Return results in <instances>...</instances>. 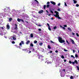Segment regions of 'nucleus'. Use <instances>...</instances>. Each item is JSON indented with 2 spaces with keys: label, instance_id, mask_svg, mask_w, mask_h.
Segmentation results:
<instances>
[{
  "label": "nucleus",
  "instance_id": "f257e3e1",
  "mask_svg": "<svg viewBox=\"0 0 79 79\" xmlns=\"http://www.w3.org/2000/svg\"><path fill=\"white\" fill-rule=\"evenodd\" d=\"M54 13L56 14V15H53L54 16H55V17H56V18H58L59 19H60L61 18L59 16V13L56 11H54Z\"/></svg>",
  "mask_w": 79,
  "mask_h": 79
},
{
  "label": "nucleus",
  "instance_id": "f03ea898",
  "mask_svg": "<svg viewBox=\"0 0 79 79\" xmlns=\"http://www.w3.org/2000/svg\"><path fill=\"white\" fill-rule=\"evenodd\" d=\"M58 41L60 43H64L65 42V41L63 40H62V38L60 37H59Z\"/></svg>",
  "mask_w": 79,
  "mask_h": 79
},
{
  "label": "nucleus",
  "instance_id": "7ed1b4c3",
  "mask_svg": "<svg viewBox=\"0 0 79 79\" xmlns=\"http://www.w3.org/2000/svg\"><path fill=\"white\" fill-rule=\"evenodd\" d=\"M50 2L52 4L54 5H56V3L53 1H51Z\"/></svg>",
  "mask_w": 79,
  "mask_h": 79
},
{
  "label": "nucleus",
  "instance_id": "20e7f679",
  "mask_svg": "<svg viewBox=\"0 0 79 79\" xmlns=\"http://www.w3.org/2000/svg\"><path fill=\"white\" fill-rule=\"evenodd\" d=\"M22 44H23V45H24V41H22L21 42V43H19V45H20V46H21V45H22Z\"/></svg>",
  "mask_w": 79,
  "mask_h": 79
},
{
  "label": "nucleus",
  "instance_id": "39448f33",
  "mask_svg": "<svg viewBox=\"0 0 79 79\" xmlns=\"http://www.w3.org/2000/svg\"><path fill=\"white\" fill-rule=\"evenodd\" d=\"M43 12H44V10H41L38 12V13H39V14H41V13H42Z\"/></svg>",
  "mask_w": 79,
  "mask_h": 79
},
{
  "label": "nucleus",
  "instance_id": "423d86ee",
  "mask_svg": "<svg viewBox=\"0 0 79 79\" xmlns=\"http://www.w3.org/2000/svg\"><path fill=\"white\" fill-rule=\"evenodd\" d=\"M70 40H71V42H72V43L73 44H75L73 40L71 39H70Z\"/></svg>",
  "mask_w": 79,
  "mask_h": 79
},
{
  "label": "nucleus",
  "instance_id": "0eeeda50",
  "mask_svg": "<svg viewBox=\"0 0 79 79\" xmlns=\"http://www.w3.org/2000/svg\"><path fill=\"white\" fill-rule=\"evenodd\" d=\"M6 28L8 29H10V26H9V25H6Z\"/></svg>",
  "mask_w": 79,
  "mask_h": 79
},
{
  "label": "nucleus",
  "instance_id": "6e6552de",
  "mask_svg": "<svg viewBox=\"0 0 79 79\" xmlns=\"http://www.w3.org/2000/svg\"><path fill=\"white\" fill-rule=\"evenodd\" d=\"M29 43H30V41L28 40L27 41L26 44L27 45H28V44H29Z\"/></svg>",
  "mask_w": 79,
  "mask_h": 79
},
{
  "label": "nucleus",
  "instance_id": "1a4fd4ad",
  "mask_svg": "<svg viewBox=\"0 0 79 79\" xmlns=\"http://www.w3.org/2000/svg\"><path fill=\"white\" fill-rule=\"evenodd\" d=\"M73 3L75 4L77 3V1H76V0H73Z\"/></svg>",
  "mask_w": 79,
  "mask_h": 79
},
{
  "label": "nucleus",
  "instance_id": "9d476101",
  "mask_svg": "<svg viewBox=\"0 0 79 79\" xmlns=\"http://www.w3.org/2000/svg\"><path fill=\"white\" fill-rule=\"evenodd\" d=\"M30 37L31 38H32V37H34V35H33V34L32 33H31L30 35Z\"/></svg>",
  "mask_w": 79,
  "mask_h": 79
},
{
  "label": "nucleus",
  "instance_id": "9b49d317",
  "mask_svg": "<svg viewBox=\"0 0 79 79\" xmlns=\"http://www.w3.org/2000/svg\"><path fill=\"white\" fill-rule=\"evenodd\" d=\"M15 27L14 28V29H15L16 30H17V24H15Z\"/></svg>",
  "mask_w": 79,
  "mask_h": 79
},
{
  "label": "nucleus",
  "instance_id": "f8f14e48",
  "mask_svg": "<svg viewBox=\"0 0 79 79\" xmlns=\"http://www.w3.org/2000/svg\"><path fill=\"white\" fill-rule=\"evenodd\" d=\"M23 51H25V52H26V51H28V50H27V48L23 49Z\"/></svg>",
  "mask_w": 79,
  "mask_h": 79
},
{
  "label": "nucleus",
  "instance_id": "ddd939ff",
  "mask_svg": "<svg viewBox=\"0 0 79 79\" xmlns=\"http://www.w3.org/2000/svg\"><path fill=\"white\" fill-rule=\"evenodd\" d=\"M68 29L69 31H72V30H71V29L70 28H68Z\"/></svg>",
  "mask_w": 79,
  "mask_h": 79
},
{
  "label": "nucleus",
  "instance_id": "4468645a",
  "mask_svg": "<svg viewBox=\"0 0 79 79\" xmlns=\"http://www.w3.org/2000/svg\"><path fill=\"white\" fill-rule=\"evenodd\" d=\"M49 6H50V5L48 4L46 6V8H49Z\"/></svg>",
  "mask_w": 79,
  "mask_h": 79
},
{
  "label": "nucleus",
  "instance_id": "2eb2a0df",
  "mask_svg": "<svg viewBox=\"0 0 79 79\" xmlns=\"http://www.w3.org/2000/svg\"><path fill=\"white\" fill-rule=\"evenodd\" d=\"M48 48H49V49H51V47H50V45H48Z\"/></svg>",
  "mask_w": 79,
  "mask_h": 79
},
{
  "label": "nucleus",
  "instance_id": "dca6fc26",
  "mask_svg": "<svg viewBox=\"0 0 79 79\" xmlns=\"http://www.w3.org/2000/svg\"><path fill=\"white\" fill-rule=\"evenodd\" d=\"M12 39L14 40H16V38H15V36L13 37V38H12Z\"/></svg>",
  "mask_w": 79,
  "mask_h": 79
},
{
  "label": "nucleus",
  "instance_id": "f3484780",
  "mask_svg": "<svg viewBox=\"0 0 79 79\" xmlns=\"http://www.w3.org/2000/svg\"><path fill=\"white\" fill-rule=\"evenodd\" d=\"M17 21L18 22H20L21 21V19H18Z\"/></svg>",
  "mask_w": 79,
  "mask_h": 79
},
{
  "label": "nucleus",
  "instance_id": "a211bd4d",
  "mask_svg": "<svg viewBox=\"0 0 79 79\" xmlns=\"http://www.w3.org/2000/svg\"><path fill=\"white\" fill-rule=\"evenodd\" d=\"M34 1H35V2H36L37 3V4H39V2H38V1H37V0H34Z\"/></svg>",
  "mask_w": 79,
  "mask_h": 79
},
{
  "label": "nucleus",
  "instance_id": "6ab92c4d",
  "mask_svg": "<svg viewBox=\"0 0 79 79\" xmlns=\"http://www.w3.org/2000/svg\"><path fill=\"white\" fill-rule=\"evenodd\" d=\"M39 45L40 46H41L42 45H43V44L42 43H39Z\"/></svg>",
  "mask_w": 79,
  "mask_h": 79
},
{
  "label": "nucleus",
  "instance_id": "aec40b11",
  "mask_svg": "<svg viewBox=\"0 0 79 79\" xmlns=\"http://www.w3.org/2000/svg\"><path fill=\"white\" fill-rule=\"evenodd\" d=\"M75 63H76V64H78V63H77V60H75L74 61Z\"/></svg>",
  "mask_w": 79,
  "mask_h": 79
},
{
  "label": "nucleus",
  "instance_id": "412c9836",
  "mask_svg": "<svg viewBox=\"0 0 79 79\" xmlns=\"http://www.w3.org/2000/svg\"><path fill=\"white\" fill-rule=\"evenodd\" d=\"M9 20L10 21H12V18H10L9 19Z\"/></svg>",
  "mask_w": 79,
  "mask_h": 79
},
{
  "label": "nucleus",
  "instance_id": "4be33fe9",
  "mask_svg": "<svg viewBox=\"0 0 79 79\" xmlns=\"http://www.w3.org/2000/svg\"><path fill=\"white\" fill-rule=\"evenodd\" d=\"M34 44H37V41L35 40L34 41Z\"/></svg>",
  "mask_w": 79,
  "mask_h": 79
},
{
  "label": "nucleus",
  "instance_id": "5701e85b",
  "mask_svg": "<svg viewBox=\"0 0 79 79\" xmlns=\"http://www.w3.org/2000/svg\"><path fill=\"white\" fill-rule=\"evenodd\" d=\"M75 56L76 58H78V55L77 54H75Z\"/></svg>",
  "mask_w": 79,
  "mask_h": 79
},
{
  "label": "nucleus",
  "instance_id": "b1692460",
  "mask_svg": "<svg viewBox=\"0 0 79 79\" xmlns=\"http://www.w3.org/2000/svg\"><path fill=\"white\" fill-rule=\"evenodd\" d=\"M30 46H31V47H33L34 46V45L33 44L31 43L30 44Z\"/></svg>",
  "mask_w": 79,
  "mask_h": 79
},
{
  "label": "nucleus",
  "instance_id": "393cba45",
  "mask_svg": "<svg viewBox=\"0 0 79 79\" xmlns=\"http://www.w3.org/2000/svg\"><path fill=\"white\" fill-rule=\"evenodd\" d=\"M46 8V5H44V8L45 10Z\"/></svg>",
  "mask_w": 79,
  "mask_h": 79
},
{
  "label": "nucleus",
  "instance_id": "a878e982",
  "mask_svg": "<svg viewBox=\"0 0 79 79\" xmlns=\"http://www.w3.org/2000/svg\"><path fill=\"white\" fill-rule=\"evenodd\" d=\"M61 58H62V59H64V56H61Z\"/></svg>",
  "mask_w": 79,
  "mask_h": 79
},
{
  "label": "nucleus",
  "instance_id": "bb28decb",
  "mask_svg": "<svg viewBox=\"0 0 79 79\" xmlns=\"http://www.w3.org/2000/svg\"><path fill=\"white\" fill-rule=\"evenodd\" d=\"M20 21H22V22H23V23H24V20L23 19H21Z\"/></svg>",
  "mask_w": 79,
  "mask_h": 79
},
{
  "label": "nucleus",
  "instance_id": "cd10ccee",
  "mask_svg": "<svg viewBox=\"0 0 79 79\" xmlns=\"http://www.w3.org/2000/svg\"><path fill=\"white\" fill-rule=\"evenodd\" d=\"M64 5L65 6H67V4H66V2H64Z\"/></svg>",
  "mask_w": 79,
  "mask_h": 79
},
{
  "label": "nucleus",
  "instance_id": "c85d7f7f",
  "mask_svg": "<svg viewBox=\"0 0 79 79\" xmlns=\"http://www.w3.org/2000/svg\"><path fill=\"white\" fill-rule=\"evenodd\" d=\"M77 69L79 71V67L78 66H77Z\"/></svg>",
  "mask_w": 79,
  "mask_h": 79
},
{
  "label": "nucleus",
  "instance_id": "c756f323",
  "mask_svg": "<svg viewBox=\"0 0 79 79\" xmlns=\"http://www.w3.org/2000/svg\"><path fill=\"white\" fill-rule=\"evenodd\" d=\"M70 78L71 79H73V76H71L70 77Z\"/></svg>",
  "mask_w": 79,
  "mask_h": 79
},
{
  "label": "nucleus",
  "instance_id": "7c9ffc66",
  "mask_svg": "<svg viewBox=\"0 0 79 79\" xmlns=\"http://www.w3.org/2000/svg\"><path fill=\"white\" fill-rule=\"evenodd\" d=\"M76 35L77 37H79V34H78V33H76Z\"/></svg>",
  "mask_w": 79,
  "mask_h": 79
},
{
  "label": "nucleus",
  "instance_id": "2f4dec72",
  "mask_svg": "<svg viewBox=\"0 0 79 79\" xmlns=\"http://www.w3.org/2000/svg\"><path fill=\"white\" fill-rule=\"evenodd\" d=\"M71 57L73 58L74 59L75 58V57H74L73 55H71Z\"/></svg>",
  "mask_w": 79,
  "mask_h": 79
},
{
  "label": "nucleus",
  "instance_id": "473e14b6",
  "mask_svg": "<svg viewBox=\"0 0 79 79\" xmlns=\"http://www.w3.org/2000/svg\"><path fill=\"white\" fill-rule=\"evenodd\" d=\"M50 42H51V43H52L53 44H55V42H53V41L51 40H50Z\"/></svg>",
  "mask_w": 79,
  "mask_h": 79
},
{
  "label": "nucleus",
  "instance_id": "72a5a7b5",
  "mask_svg": "<svg viewBox=\"0 0 79 79\" xmlns=\"http://www.w3.org/2000/svg\"><path fill=\"white\" fill-rule=\"evenodd\" d=\"M50 12L51 13H52V14H53V11H52V10H51Z\"/></svg>",
  "mask_w": 79,
  "mask_h": 79
},
{
  "label": "nucleus",
  "instance_id": "f704fd0d",
  "mask_svg": "<svg viewBox=\"0 0 79 79\" xmlns=\"http://www.w3.org/2000/svg\"><path fill=\"white\" fill-rule=\"evenodd\" d=\"M54 29H56V26H55L53 28Z\"/></svg>",
  "mask_w": 79,
  "mask_h": 79
},
{
  "label": "nucleus",
  "instance_id": "c9c22d12",
  "mask_svg": "<svg viewBox=\"0 0 79 79\" xmlns=\"http://www.w3.org/2000/svg\"><path fill=\"white\" fill-rule=\"evenodd\" d=\"M64 52H68V50H66V49H64Z\"/></svg>",
  "mask_w": 79,
  "mask_h": 79
},
{
  "label": "nucleus",
  "instance_id": "e433bc0d",
  "mask_svg": "<svg viewBox=\"0 0 79 79\" xmlns=\"http://www.w3.org/2000/svg\"><path fill=\"white\" fill-rule=\"evenodd\" d=\"M66 41L67 43L69 45V42H68V40H66Z\"/></svg>",
  "mask_w": 79,
  "mask_h": 79
},
{
  "label": "nucleus",
  "instance_id": "4c0bfd02",
  "mask_svg": "<svg viewBox=\"0 0 79 79\" xmlns=\"http://www.w3.org/2000/svg\"><path fill=\"white\" fill-rule=\"evenodd\" d=\"M48 29L49 30V31H51V28H50V27H48Z\"/></svg>",
  "mask_w": 79,
  "mask_h": 79
},
{
  "label": "nucleus",
  "instance_id": "58836bf2",
  "mask_svg": "<svg viewBox=\"0 0 79 79\" xmlns=\"http://www.w3.org/2000/svg\"><path fill=\"white\" fill-rule=\"evenodd\" d=\"M69 63L70 64H71V63H72V62L70 60L69 61Z\"/></svg>",
  "mask_w": 79,
  "mask_h": 79
},
{
  "label": "nucleus",
  "instance_id": "ea45409f",
  "mask_svg": "<svg viewBox=\"0 0 79 79\" xmlns=\"http://www.w3.org/2000/svg\"><path fill=\"white\" fill-rule=\"evenodd\" d=\"M72 63L73 64H75V62H72Z\"/></svg>",
  "mask_w": 79,
  "mask_h": 79
},
{
  "label": "nucleus",
  "instance_id": "a19ab883",
  "mask_svg": "<svg viewBox=\"0 0 79 79\" xmlns=\"http://www.w3.org/2000/svg\"><path fill=\"white\" fill-rule=\"evenodd\" d=\"M64 27H67V25H64Z\"/></svg>",
  "mask_w": 79,
  "mask_h": 79
},
{
  "label": "nucleus",
  "instance_id": "79ce46f5",
  "mask_svg": "<svg viewBox=\"0 0 79 79\" xmlns=\"http://www.w3.org/2000/svg\"><path fill=\"white\" fill-rule=\"evenodd\" d=\"M12 44H15V42L14 41H13L12 42Z\"/></svg>",
  "mask_w": 79,
  "mask_h": 79
},
{
  "label": "nucleus",
  "instance_id": "37998d69",
  "mask_svg": "<svg viewBox=\"0 0 79 79\" xmlns=\"http://www.w3.org/2000/svg\"><path fill=\"white\" fill-rule=\"evenodd\" d=\"M76 6L77 7H78V6H79V4H77L76 5Z\"/></svg>",
  "mask_w": 79,
  "mask_h": 79
},
{
  "label": "nucleus",
  "instance_id": "c03bdc74",
  "mask_svg": "<svg viewBox=\"0 0 79 79\" xmlns=\"http://www.w3.org/2000/svg\"><path fill=\"white\" fill-rule=\"evenodd\" d=\"M47 25H48V27H50V25H49V24L47 23Z\"/></svg>",
  "mask_w": 79,
  "mask_h": 79
},
{
  "label": "nucleus",
  "instance_id": "a18cd8bd",
  "mask_svg": "<svg viewBox=\"0 0 79 79\" xmlns=\"http://www.w3.org/2000/svg\"><path fill=\"white\" fill-rule=\"evenodd\" d=\"M60 3H59L58 4V6H60Z\"/></svg>",
  "mask_w": 79,
  "mask_h": 79
},
{
  "label": "nucleus",
  "instance_id": "49530a36",
  "mask_svg": "<svg viewBox=\"0 0 79 79\" xmlns=\"http://www.w3.org/2000/svg\"><path fill=\"white\" fill-rule=\"evenodd\" d=\"M38 30H39V31H42L40 28Z\"/></svg>",
  "mask_w": 79,
  "mask_h": 79
},
{
  "label": "nucleus",
  "instance_id": "de8ad7c7",
  "mask_svg": "<svg viewBox=\"0 0 79 79\" xmlns=\"http://www.w3.org/2000/svg\"><path fill=\"white\" fill-rule=\"evenodd\" d=\"M72 35H75V33H72Z\"/></svg>",
  "mask_w": 79,
  "mask_h": 79
},
{
  "label": "nucleus",
  "instance_id": "09e8293b",
  "mask_svg": "<svg viewBox=\"0 0 79 79\" xmlns=\"http://www.w3.org/2000/svg\"><path fill=\"white\" fill-rule=\"evenodd\" d=\"M56 53H58V50H56L55 51Z\"/></svg>",
  "mask_w": 79,
  "mask_h": 79
},
{
  "label": "nucleus",
  "instance_id": "8fccbe9b",
  "mask_svg": "<svg viewBox=\"0 0 79 79\" xmlns=\"http://www.w3.org/2000/svg\"><path fill=\"white\" fill-rule=\"evenodd\" d=\"M0 35L2 36L3 35V34H2V33H0Z\"/></svg>",
  "mask_w": 79,
  "mask_h": 79
},
{
  "label": "nucleus",
  "instance_id": "3c124183",
  "mask_svg": "<svg viewBox=\"0 0 79 79\" xmlns=\"http://www.w3.org/2000/svg\"><path fill=\"white\" fill-rule=\"evenodd\" d=\"M62 28L64 30H65V27H63Z\"/></svg>",
  "mask_w": 79,
  "mask_h": 79
},
{
  "label": "nucleus",
  "instance_id": "603ef678",
  "mask_svg": "<svg viewBox=\"0 0 79 79\" xmlns=\"http://www.w3.org/2000/svg\"><path fill=\"white\" fill-rule=\"evenodd\" d=\"M57 10L59 11H60V9H59V8Z\"/></svg>",
  "mask_w": 79,
  "mask_h": 79
},
{
  "label": "nucleus",
  "instance_id": "864d4df0",
  "mask_svg": "<svg viewBox=\"0 0 79 79\" xmlns=\"http://www.w3.org/2000/svg\"><path fill=\"white\" fill-rule=\"evenodd\" d=\"M64 62H66V60H64Z\"/></svg>",
  "mask_w": 79,
  "mask_h": 79
},
{
  "label": "nucleus",
  "instance_id": "5fc2aeb1",
  "mask_svg": "<svg viewBox=\"0 0 79 79\" xmlns=\"http://www.w3.org/2000/svg\"><path fill=\"white\" fill-rule=\"evenodd\" d=\"M47 4H50V2H48L47 3Z\"/></svg>",
  "mask_w": 79,
  "mask_h": 79
},
{
  "label": "nucleus",
  "instance_id": "6e6d98bb",
  "mask_svg": "<svg viewBox=\"0 0 79 79\" xmlns=\"http://www.w3.org/2000/svg\"><path fill=\"white\" fill-rule=\"evenodd\" d=\"M49 53H52V51H50Z\"/></svg>",
  "mask_w": 79,
  "mask_h": 79
},
{
  "label": "nucleus",
  "instance_id": "4d7b16f0",
  "mask_svg": "<svg viewBox=\"0 0 79 79\" xmlns=\"http://www.w3.org/2000/svg\"><path fill=\"white\" fill-rule=\"evenodd\" d=\"M34 50H35V49H33L32 50V52H34Z\"/></svg>",
  "mask_w": 79,
  "mask_h": 79
},
{
  "label": "nucleus",
  "instance_id": "13d9d810",
  "mask_svg": "<svg viewBox=\"0 0 79 79\" xmlns=\"http://www.w3.org/2000/svg\"><path fill=\"white\" fill-rule=\"evenodd\" d=\"M41 26V25H40V24H39V25H38V26H40H40Z\"/></svg>",
  "mask_w": 79,
  "mask_h": 79
},
{
  "label": "nucleus",
  "instance_id": "bf43d9fd",
  "mask_svg": "<svg viewBox=\"0 0 79 79\" xmlns=\"http://www.w3.org/2000/svg\"><path fill=\"white\" fill-rule=\"evenodd\" d=\"M46 11L47 12V13H49V12H48V10H46Z\"/></svg>",
  "mask_w": 79,
  "mask_h": 79
},
{
  "label": "nucleus",
  "instance_id": "052dcab7",
  "mask_svg": "<svg viewBox=\"0 0 79 79\" xmlns=\"http://www.w3.org/2000/svg\"><path fill=\"white\" fill-rule=\"evenodd\" d=\"M1 27V28H2V29H4V28H3V27Z\"/></svg>",
  "mask_w": 79,
  "mask_h": 79
},
{
  "label": "nucleus",
  "instance_id": "680f3d73",
  "mask_svg": "<svg viewBox=\"0 0 79 79\" xmlns=\"http://www.w3.org/2000/svg\"><path fill=\"white\" fill-rule=\"evenodd\" d=\"M73 53H74V52H75L74 50H73Z\"/></svg>",
  "mask_w": 79,
  "mask_h": 79
},
{
  "label": "nucleus",
  "instance_id": "e2e57ef3",
  "mask_svg": "<svg viewBox=\"0 0 79 79\" xmlns=\"http://www.w3.org/2000/svg\"><path fill=\"white\" fill-rule=\"evenodd\" d=\"M63 71H64V72H65V69H63Z\"/></svg>",
  "mask_w": 79,
  "mask_h": 79
},
{
  "label": "nucleus",
  "instance_id": "0e129e2a",
  "mask_svg": "<svg viewBox=\"0 0 79 79\" xmlns=\"http://www.w3.org/2000/svg\"><path fill=\"white\" fill-rule=\"evenodd\" d=\"M31 53V51H30L29 52V53Z\"/></svg>",
  "mask_w": 79,
  "mask_h": 79
},
{
  "label": "nucleus",
  "instance_id": "69168bd1",
  "mask_svg": "<svg viewBox=\"0 0 79 79\" xmlns=\"http://www.w3.org/2000/svg\"><path fill=\"white\" fill-rule=\"evenodd\" d=\"M48 15L49 16H51V14H48Z\"/></svg>",
  "mask_w": 79,
  "mask_h": 79
},
{
  "label": "nucleus",
  "instance_id": "338daca9",
  "mask_svg": "<svg viewBox=\"0 0 79 79\" xmlns=\"http://www.w3.org/2000/svg\"><path fill=\"white\" fill-rule=\"evenodd\" d=\"M51 19H52V20H53V18H51Z\"/></svg>",
  "mask_w": 79,
  "mask_h": 79
},
{
  "label": "nucleus",
  "instance_id": "774afa93",
  "mask_svg": "<svg viewBox=\"0 0 79 79\" xmlns=\"http://www.w3.org/2000/svg\"><path fill=\"white\" fill-rule=\"evenodd\" d=\"M60 27H62V28H63V27H62L61 26H60Z\"/></svg>",
  "mask_w": 79,
  "mask_h": 79
}]
</instances>
